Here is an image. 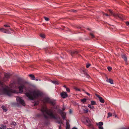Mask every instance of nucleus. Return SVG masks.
<instances>
[{
    "instance_id": "nucleus-1",
    "label": "nucleus",
    "mask_w": 129,
    "mask_h": 129,
    "mask_svg": "<svg viewBox=\"0 0 129 129\" xmlns=\"http://www.w3.org/2000/svg\"><path fill=\"white\" fill-rule=\"evenodd\" d=\"M25 94L30 100H33L36 98L42 96L43 93L39 90H35L29 92H27Z\"/></svg>"
},
{
    "instance_id": "nucleus-2",
    "label": "nucleus",
    "mask_w": 129,
    "mask_h": 129,
    "mask_svg": "<svg viewBox=\"0 0 129 129\" xmlns=\"http://www.w3.org/2000/svg\"><path fill=\"white\" fill-rule=\"evenodd\" d=\"M41 111L45 118H48V117L44 113L45 112L49 116L50 118L55 119H56V117L53 114V110H52L48 109L46 106L43 107L41 108Z\"/></svg>"
},
{
    "instance_id": "nucleus-3",
    "label": "nucleus",
    "mask_w": 129,
    "mask_h": 129,
    "mask_svg": "<svg viewBox=\"0 0 129 129\" xmlns=\"http://www.w3.org/2000/svg\"><path fill=\"white\" fill-rule=\"evenodd\" d=\"M4 93L8 96H10L13 93H19L18 90H13L12 89H7L5 88H4L3 89Z\"/></svg>"
},
{
    "instance_id": "nucleus-4",
    "label": "nucleus",
    "mask_w": 129,
    "mask_h": 129,
    "mask_svg": "<svg viewBox=\"0 0 129 129\" xmlns=\"http://www.w3.org/2000/svg\"><path fill=\"white\" fill-rule=\"evenodd\" d=\"M4 26L7 28H0V31L6 33H9L10 30H11V29L10 28V26L8 24H6L4 25Z\"/></svg>"
},
{
    "instance_id": "nucleus-5",
    "label": "nucleus",
    "mask_w": 129,
    "mask_h": 129,
    "mask_svg": "<svg viewBox=\"0 0 129 129\" xmlns=\"http://www.w3.org/2000/svg\"><path fill=\"white\" fill-rule=\"evenodd\" d=\"M42 101L44 103H49L53 105L55 104V102L53 100L48 97L44 98L42 100Z\"/></svg>"
},
{
    "instance_id": "nucleus-6",
    "label": "nucleus",
    "mask_w": 129,
    "mask_h": 129,
    "mask_svg": "<svg viewBox=\"0 0 129 129\" xmlns=\"http://www.w3.org/2000/svg\"><path fill=\"white\" fill-rule=\"evenodd\" d=\"M16 100L17 103L23 106H25V104L24 101L20 97H17L16 98Z\"/></svg>"
},
{
    "instance_id": "nucleus-7",
    "label": "nucleus",
    "mask_w": 129,
    "mask_h": 129,
    "mask_svg": "<svg viewBox=\"0 0 129 129\" xmlns=\"http://www.w3.org/2000/svg\"><path fill=\"white\" fill-rule=\"evenodd\" d=\"M109 11L111 14V15H113L115 17H118L120 19H122V16H120L117 14H115L111 10H109Z\"/></svg>"
},
{
    "instance_id": "nucleus-8",
    "label": "nucleus",
    "mask_w": 129,
    "mask_h": 129,
    "mask_svg": "<svg viewBox=\"0 0 129 129\" xmlns=\"http://www.w3.org/2000/svg\"><path fill=\"white\" fill-rule=\"evenodd\" d=\"M96 125L98 126L99 129H104L103 127L102 126L103 125V123L102 122H100L98 123H97Z\"/></svg>"
},
{
    "instance_id": "nucleus-9",
    "label": "nucleus",
    "mask_w": 129,
    "mask_h": 129,
    "mask_svg": "<svg viewBox=\"0 0 129 129\" xmlns=\"http://www.w3.org/2000/svg\"><path fill=\"white\" fill-rule=\"evenodd\" d=\"M25 88L24 85H22L18 87L19 91L18 92L20 93H22L23 92V89Z\"/></svg>"
},
{
    "instance_id": "nucleus-10",
    "label": "nucleus",
    "mask_w": 129,
    "mask_h": 129,
    "mask_svg": "<svg viewBox=\"0 0 129 129\" xmlns=\"http://www.w3.org/2000/svg\"><path fill=\"white\" fill-rule=\"evenodd\" d=\"M59 113L61 115L63 119L65 120L66 118V113L63 112L61 110L59 112Z\"/></svg>"
},
{
    "instance_id": "nucleus-11",
    "label": "nucleus",
    "mask_w": 129,
    "mask_h": 129,
    "mask_svg": "<svg viewBox=\"0 0 129 129\" xmlns=\"http://www.w3.org/2000/svg\"><path fill=\"white\" fill-rule=\"evenodd\" d=\"M16 83L15 81L11 82L9 85L10 87L11 88H16Z\"/></svg>"
},
{
    "instance_id": "nucleus-12",
    "label": "nucleus",
    "mask_w": 129,
    "mask_h": 129,
    "mask_svg": "<svg viewBox=\"0 0 129 129\" xmlns=\"http://www.w3.org/2000/svg\"><path fill=\"white\" fill-rule=\"evenodd\" d=\"M60 95L62 98H65L68 96V95L66 92H62L61 93Z\"/></svg>"
},
{
    "instance_id": "nucleus-13",
    "label": "nucleus",
    "mask_w": 129,
    "mask_h": 129,
    "mask_svg": "<svg viewBox=\"0 0 129 129\" xmlns=\"http://www.w3.org/2000/svg\"><path fill=\"white\" fill-rule=\"evenodd\" d=\"M95 95L98 98H99L100 101L102 103H104L105 102L104 99L101 97L99 95L96 94Z\"/></svg>"
},
{
    "instance_id": "nucleus-14",
    "label": "nucleus",
    "mask_w": 129,
    "mask_h": 129,
    "mask_svg": "<svg viewBox=\"0 0 129 129\" xmlns=\"http://www.w3.org/2000/svg\"><path fill=\"white\" fill-rule=\"evenodd\" d=\"M69 52L70 54H71V55L72 56H73L74 54H77L78 53V51L76 50L74 51H69Z\"/></svg>"
},
{
    "instance_id": "nucleus-15",
    "label": "nucleus",
    "mask_w": 129,
    "mask_h": 129,
    "mask_svg": "<svg viewBox=\"0 0 129 129\" xmlns=\"http://www.w3.org/2000/svg\"><path fill=\"white\" fill-rule=\"evenodd\" d=\"M106 81L107 82H109L111 84H113L114 83L113 80L109 78L108 79V78H107L106 79Z\"/></svg>"
},
{
    "instance_id": "nucleus-16",
    "label": "nucleus",
    "mask_w": 129,
    "mask_h": 129,
    "mask_svg": "<svg viewBox=\"0 0 129 129\" xmlns=\"http://www.w3.org/2000/svg\"><path fill=\"white\" fill-rule=\"evenodd\" d=\"M17 83V84L20 85H24L23 84V81L20 79H18V80Z\"/></svg>"
},
{
    "instance_id": "nucleus-17",
    "label": "nucleus",
    "mask_w": 129,
    "mask_h": 129,
    "mask_svg": "<svg viewBox=\"0 0 129 129\" xmlns=\"http://www.w3.org/2000/svg\"><path fill=\"white\" fill-rule=\"evenodd\" d=\"M122 57L123 59L126 62H127V58L125 54H123L122 55Z\"/></svg>"
},
{
    "instance_id": "nucleus-18",
    "label": "nucleus",
    "mask_w": 129,
    "mask_h": 129,
    "mask_svg": "<svg viewBox=\"0 0 129 129\" xmlns=\"http://www.w3.org/2000/svg\"><path fill=\"white\" fill-rule=\"evenodd\" d=\"M10 76V75L9 74L6 73L5 74V77L6 79L9 78Z\"/></svg>"
},
{
    "instance_id": "nucleus-19",
    "label": "nucleus",
    "mask_w": 129,
    "mask_h": 129,
    "mask_svg": "<svg viewBox=\"0 0 129 129\" xmlns=\"http://www.w3.org/2000/svg\"><path fill=\"white\" fill-rule=\"evenodd\" d=\"M29 76L31 78V79L33 80H35V77L34 75L30 74L29 75Z\"/></svg>"
},
{
    "instance_id": "nucleus-20",
    "label": "nucleus",
    "mask_w": 129,
    "mask_h": 129,
    "mask_svg": "<svg viewBox=\"0 0 129 129\" xmlns=\"http://www.w3.org/2000/svg\"><path fill=\"white\" fill-rule=\"evenodd\" d=\"M66 129H69L70 128V125L69 123L67 121V122H66Z\"/></svg>"
},
{
    "instance_id": "nucleus-21",
    "label": "nucleus",
    "mask_w": 129,
    "mask_h": 129,
    "mask_svg": "<svg viewBox=\"0 0 129 129\" xmlns=\"http://www.w3.org/2000/svg\"><path fill=\"white\" fill-rule=\"evenodd\" d=\"M1 108L5 112H6L7 111V109L4 106H2L1 107Z\"/></svg>"
},
{
    "instance_id": "nucleus-22",
    "label": "nucleus",
    "mask_w": 129,
    "mask_h": 129,
    "mask_svg": "<svg viewBox=\"0 0 129 129\" xmlns=\"http://www.w3.org/2000/svg\"><path fill=\"white\" fill-rule=\"evenodd\" d=\"M52 82L55 84H59V82L58 81H52Z\"/></svg>"
},
{
    "instance_id": "nucleus-23",
    "label": "nucleus",
    "mask_w": 129,
    "mask_h": 129,
    "mask_svg": "<svg viewBox=\"0 0 129 129\" xmlns=\"http://www.w3.org/2000/svg\"><path fill=\"white\" fill-rule=\"evenodd\" d=\"M88 106L90 108L92 109L93 110L94 109V107L92 105H90L88 104Z\"/></svg>"
},
{
    "instance_id": "nucleus-24",
    "label": "nucleus",
    "mask_w": 129,
    "mask_h": 129,
    "mask_svg": "<svg viewBox=\"0 0 129 129\" xmlns=\"http://www.w3.org/2000/svg\"><path fill=\"white\" fill-rule=\"evenodd\" d=\"M91 104L92 105H94L96 104V103L95 101H92L91 102Z\"/></svg>"
},
{
    "instance_id": "nucleus-25",
    "label": "nucleus",
    "mask_w": 129,
    "mask_h": 129,
    "mask_svg": "<svg viewBox=\"0 0 129 129\" xmlns=\"http://www.w3.org/2000/svg\"><path fill=\"white\" fill-rule=\"evenodd\" d=\"M83 103H84L86 101V99L85 98H84L83 99H81L80 100Z\"/></svg>"
},
{
    "instance_id": "nucleus-26",
    "label": "nucleus",
    "mask_w": 129,
    "mask_h": 129,
    "mask_svg": "<svg viewBox=\"0 0 129 129\" xmlns=\"http://www.w3.org/2000/svg\"><path fill=\"white\" fill-rule=\"evenodd\" d=\"M86 121L88 123L87 125L89 126H91V124L90 123V121H88V120H86Z\"/></svg>"
},
{
    "instance_id": "nucleus-27",
    "label": "nucleus",
    "mask_w": 129,
    "mask_h": 129,
    "mask_svg": "<svg viewBox=\"0 0 129 129\" xmlns=\"http://www.w3.org/2000/svg\"><path fill=\"white\" fill-rule=\"evenodd\" d=\"M40 36L43 38H45V35L44 34H41L40 35Z\"/></svg>"
},
{
    "instance_id": "nucleus-28",
    "label": "nucleus",
    "mask_w": 129,
    "mask_h": 129,
    "mask_svg": "<svg viewBox=\"0 0 129 129\" xmlns=\"http://www.w3.org/2000/svg\"><path fill=\"white\" fill-rule=\"evenodd\" d=\"M112 116V114L111 113L109 112L108 113V118H109L111 116Z\"/></svg>"
},
{
    "instance_id": "nucleus-29",
    "label": "nucleus",
    "mask_w": 129,
    "mask_h": 129,
    "mask_svg": "<svg viewBox=\"0 0 129 129\" xmlns=\"http://www.w3.org/2000/svg\"><path fill=\"white\" fill-rule=\"evenodd\" d=\"M11 124L12 125H13L14 126H15L16 124V123L15 122H12Z\"/></svg>"
},
{
    "instance_id": "nucleus-30",
    "label": "nucleus",
    "mask_w": 129,
    "mask_h": 129,
    "mask_svg": "<svg viewBox=\"0 0 129 129\" xmlns=\"http://www.w3.org/2000/svg\"><path fill=\"white\" fill-rule=\"evenodd\" d=\"M90 66V64L89 63L87 64L86 65V68H87Z\"/></svg>"
},
{
    "instance_id": "nucleus-31",
    "label": "nucleus",
    "mask_w": 129,
    "mask_h": 129,
    "mask_svg": "<svg viewBox=\"0 0 129 129\" xmlns=\"http://www.w3.org/2000/svg\"><path fill=\"white\" fill-rule=\"evenodd\" d=\"M107 68L109 71H110L112 69V68L110 67H108Z\"/></svg>"
},
{
    "instance_id": "nucleus-32",
    "label": "nucleus",
    "mask_w": 129,
    "mask_h": 129,
    "mask_svg": "<svg viewBox=\"0 0 129 129\" xmlns=\"http://www.w3.org/2000/svg\"><path fill=\"white\" fill-rule=\"evenodd\" d=\"M90 35L91 36L92 38H94V35L92 33H90Z\"/></svg>"
},
{
    "instance_id": "nucleus-33",
    "label": "nucleus",
    "mask_w": 129,
    "mask_h": 129,
    "mask_svg": "<svg viewBox=\"0 0 129 129\" xmlns=\"http://www.w3.org/2000/svg\"><path fill=\"white\" fill-rule=\"evenodd\" d=\"M86 113H87L88 111V109H84L83 110Z\"/></svg>"
},
{
    "instance_id": "nucleus-34",
    "label": "nucleus",
    "mask_w": 129,
    "mask_h": 129,
    "mask_svg": "<svg viewBox=\"0 0 129 129\" xmlns=\"http://www.w3.org/2000/svg\"><path fill=\"white\" fill-rule=\"evenodd\" d=\"M66 91L68 92H70V89L68 87L66 88Z\"/></svg>"
},
{
    "instance_id": "nucleus-35",
    "label": "nucleus",
    "mask_w": 129,
    "mask_h": 129,
    "mask_svg": "<svg viewBox=\"0 0 129 129\" xmlns=\"http://www.w3.org/2000/svg\"><path fill=\"white\" fill-rule=\"evenodd\" d=\"M44 18L45 19V20L46 21H48L49 20V19L48 18H47V17H44Z\"/></svg>"
},
{
    "instance_id": "nucleus-36",
    "label": "nucleus",
    "mask_w": 129,
    "mask_h": 129,
    "mask_svg": "<svg viewBox=\"0 0 129 129\" xmlns=\"http://www.w3.org/2000/svg\"><path fill=\"white\" fill-rule=\"evenodd\" d=\"M74 89H75L76 91H80V90L78 89V88H77V87H74Z\"/></svg>"
},
{
    "instance_id": "nucleus-37",
    "label": "nucleus",
    "mask_w": 129,
    "mask_h": 129,
    "mask_svg": "<svg viewBox=\"0 0 129 129\" xmlns=\"http://www.w3.org/2000/svg\"><path fill=\"white\" fill-rule=\"evenodd\" d=\"M8 121L7 120L3 122V123L5 124H8Z\"/></svg>"
},
{
    "instance_id": "nucleus-38",
    "label": "nucleus",
    "mask_w": 129,
    "mask_h": 129,
    "mask_svg": "<svg viewBox=\"0 0 129 129\" xmlns=\"http://www.w3.org/2000/svg\"><path fill=\"white\" fill-rule=\"evenodd\" d=\"M103 15H105L107 16H109V15L108 14H106V13H105L104 12L103 13Z\"/></svg>"
},
{
    "instance_id": "nucleus-39",
    "label": "nucleus",
    "mask_w": 129,
    "mask_h": 129,
    "mask_svg": "<svg viewBox=\"0 0 129 129\" xmlns=\"http://www.w3.org/2000/svg\"><path fill=\"white\" fill-rule=\"evenodd\" d=\"M85 93L86 94H87L88 95V96L90 95V94L89 93H88L87 92H85Z\"/></svg>"
},
{
    "instance_id": "nucleus-40",
    "label": "nucleus",
    "mask_w": 129,
    "mask_h": 129,
    "mask_svg": "<svg viewBox=\"0 0 129 129\" xmlns=\"http://www.w3.org/2000/svg\"><path fill=\"white\" fill-rule=\"evenodd\" d=\"M126 23L127 25H128L129 26V22L127 21L126 22Z\"/></svg>"
},
{
    "instance_id": "nucleus-41",
    "label": "nucleus",
    "mask_w": 129,
    "mask_h": 129,
    "mask_svg": "<svg viewBox=\"0 0 129 129\" xmlns=\"http://www.w3.org/2000/svg\"><path fill=\"white\" fill-rule=\"evenodd\" d=\"M85 69H84L82 70L83 72L84 73V74H85Z\"/></svg>"
},
{
    "instance_id": "nucleus-42",
    "label": "nucleus",
    "mask_w": 129,
    "mask_h": 129,
    "mask_svg": "<svg viewBox=\"0 0 129 129\" xmlns=\"http://www.w3.org/2000/svg\"><path fill=\"white\" fill-rule=\"evenodd\" d=\"M61 125H60L59 126V129H61Z\"/></svg>"
},
{
    "instance_id": "nucleus-43",
    "label": "nucleus",
    "mask_w": 129,
    "mask_h": 129,
    "mask_svg": "<svg viewBox=\"0 0 129 129\" xmlns=\"http://www.w3.org/2000/svg\"><path fill=\"white\" fill-rule=\"evenodd\" d=\"M86 76H87V77L88 78H89L90 77V76L88 75H87Z\"/></svg>"
},
{
    "instance_id": "nucleus-44",
    "label": "nucleus",
    "mask_w": 129,
    "mask_h": 129,
    "mask_svg": "<svg viewBox=\"0 0 129 129\" xmlns=\"http://www.w3.org/2000/svg\"><path fill=\"white\" fill-rule=\"evenodd\" d=\"M35 80H36V81H38L39 80L38 79H35ZM39 80H41L40 79Z\"/></svg>"
},
{
    "instance_id": "nucleus-45",
    "label": "nucleus",
    "mask_w": 129,
    "mask_h": 129,
    "mask_svg": "<svg viewBox=\"0 0 129 129\" xmlns=\"http://www.w3.org/2000/svg\"><path fill=\"white\" fill-rule=\"evenodd\" d=\"M71 11L73 12H75V10H72Z\"/></svg>"
},
{
    "instance_id": "nucleus-46",
    "label": "nucleus",
    "mask_w": 129,
    "mask_h": 129,
    "mask_svg": "<svg viewBox=\"0 0 129 129\" xmlns=\"http://www.w3.org/2000/svg\"><path fill=\"white\" fill-rule=\"evenodd\" d=\"M72 129H78L77 128L75 127H73Z\"/></svg>"
},
{
    "instance_id": "nucleus-47",
    "label": "nucleus",
    "mask_w": 129,
    "mask_h": 129,
    "mask_svg": "<svg viewBox=\"0 0 129 129\" xmlns=\"http://www.w3.org/2000/svg\"><path fill=\"white\" fill-rule=\"evenodd\" d=\"M63 87H64V88H67V87H66V85H64V86H63Z\"/></svg>"
},
{
    "instance_id": "nucleus-48",
    "label": "nucleus",
    "mask_w": 129,
    "mask_h": 129,
    "mask_svg": "<svg viewBox=\"0 0 129 129\" xmlns=\"http://www.w3.org/2000/svg\"><path fill=\"white\" fill-rule=\"evenodd\" d=\"M64 110H65V108H62V110H63V111H64Z\"/></svg>"
},
{
    "instance_id": "nucleus-49",
    "label": "nucleus",
    "mask_w": 129,
    "mask_h": 129,
    "mask_svg": "<svg viewBox=\"0 0 129 129\" xmlns=\"http://www.w3.org/2000/svg\"><path fill=\"white\" fill-rule=\"evenodd\" d=\"M0 129H2V127H0Z\"/></svg>"
},
{
    "instance_id": "nucleus-50",
    "label": "nucleus",
    "mask_w": 129,
    "mask_h": 129,
    "mask_svg": "<svg viewBox=\"0 0 129 129\" xmlns=\"http://www.w3.org/2000/svg\"><path fill=\"white\" fill-rule=\"evenodd\" d=\"M36 103H35V104H34V105H35H35H36Z\"/></svg>"
}]
</instances>
